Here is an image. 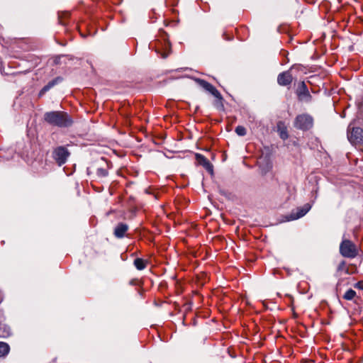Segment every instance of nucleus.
Returning a JSON list of instances; mask_svg holds the SVG:
<instances>
[{
	"instance_id": "nucleus-10",
	"label": "nucleus",
	"mask_w": 363,
	"mask_h": 363,
	"mask_svg": "<svg viewBox=\"0 0 363 363\" xmlns=\"http://www.w3.org/2000/svg\"><path fill=\"white\" fill-rule=\"evenodd\" d=\"M310 208H311V206L308 203H306L301 208H297L296 213L293 212L291 214V216H290L291 219L296 220V219L303 217L308 213V211L310 210Z\"/></svg>"
},
{
	"instance_id": "nucleus-3",
	"label": "nucleus",
	"mask_w": 363,
	"mask_h": 363,
	"mask_svg": "<svg viewBox=\"0 0 363 363\" xmlns=\"http://www.w3.org/2000/svg\"><path fill=\"white\" fill-rule=\"evenodd\" d=\"M313 125V118L306 113L298 115L294 121V127L302 130H308Z\"/></svg>"
},
{
	"instance_id": "nucleus-20",
	"label": "nucleus",
	"mask_w": 363,
	"mask_h": 363,
	"mask_svg": "<svg viewBox=\"0 0 363 363\" xmlns=\"http://www.w3.org/2000/svg\"><path fill=\"white\" fill-rule=\"evenodd\" d=\"M342 272L345 274H349V269L345 261L341 262L337 267V272L340 273V275H341Z\"/></svg>"
},
{
	"instance_id": "nucleus-23",
	"label": "nucleus",
	"mask_w": 363,
	"mask_h": 363,
	"mask_svg": "<svg viewBox=\"0 0 363 363\" xmlns=\"http://www.w3.org/2000/svg\"><path fill=\"white\" fill-rule=\"evenodd\" d=\"M3 301V296L1 292L0 291V303Z\"/></svg>"
},
{
	"instance_id": "nucleus-16",
	"label": "nucleus",
	"mask_w": 363,
	"mask_h": 363,
	"mask_svg": "<svg viewBox=\"0 0 363 363\" xmlns=\"http://www.w3.org/2000/svg\"><path fill=\"white\" fill-rule=\"evenodd\" d=\"M9 345L4 342H0V357L6 356L9 352Z\"/></svg>"
},
{
	"instance_id": "nucleus-14",
	"label": "nucleus",
	"mask_w": 363,
	"mask_h": 363,
	"mask_svg": "<svg viewBox=\"0 0 363 363\" xmlns=\"http://www.w3.org/2000/svg\"><path fill=\"white\" fill-rule=\"evenodd\" d=\"M213 96L216 99L213 104L215 107L218 110L223 111L224 110L223 98L221 94L220 93V96L216 95V96Z\"/></svg>"
},
{
	"instance_id": "nucleus-15",
	"label": "nucleus",
	"mask_w": 363,
	"mask_h": 363,
	"mask_svg": "<svg viewBox=\"0 0 363 363\" xmlns=\"http://www.w3.org/2000/svg\"><path fill=\"white\" fill-rule=\"evenodd\" d=\"M147 261H145L141 258H136L134 260V266L138 270L144 269L147 266Z\"/></svg>"
},
{
	"instance_id": "nucleus-4",
	"label": "nucleus",
	"mask_w": 363,
	"mask_h": 363,
	"mask_svg": "<svg viewBox=\"0 0 363 363\" xmlns=\"http://www.w3.org/2000/svg\"><path fill=\"white\" fill-rule=\"evenodd\" d=\"M70 152L64 146H58L52 151V158L59 166H62L67 161Z\"/></svg>"
},
{
	"instance_id": "nucleus-9",
	"label": "nucleus",
	"mask_w": 363,
	"mask_h": 363,
	"mask_svg": "<svg viewBox=\"0 0 363 363\" xmlns=\"http://www.w3.org/2000/svg\"><path fill=\"white\" fill-rule=\"evenodd\" d=\"M128 229V225L124 223H119L114 228L113 235L117 238H123Z\"/></svg>"
},
{
	"instance_id": "nucleus-1",
	"label": "nucleus",
	"mask_w": 363,
	"mask_h": 363,
	"mask_svg": "<svg viewBox=\"0 0 363 363\" xmlns=\"http://www.w3.org/2000/svg\"><path fill=\"white\" fill-rule=\"evenodd\" d=\"M43 117L48 124L60 128L69 127L73 123L69 116L63 111L46 112Z\"/></svg>"
},
{
	"instance_id": "nucleus-13",
	"label": "nucleus",
	"mask_w": 363,
	"mask_h": 363,
	"mask_svg": "<svg viewBox=\"0 0 363 363\" xmlns=\"http://www.w3.org/2000/svg\"><path fill=\"white\" fill-rule=\"evenodd\" d=\"M277 128L280 138L283 140H286L289 138V134L284 122L279 121L277 124Z\"/></svg>"
},
{
	"instance_id": "nucleus-5",
	"label": "nucleus",
	"mask_w": 363,
	"mask_h": 363,
	"mask_svg": "<svg viewBox=\"0 0 363 363\" xmlns=\"http://www.w3.org/2000/svg\"><path fill=\"white\" fill-rule=\"evenodd\" d=\"M347 138L350 142L354 145L363 143V130L361 128L348 127Z\"/></svg>"
},
{
	"instance_id": "nucleus-19",
	"label": "nucleus",
	"mask_w": 363,
	"mask_h": 363,
	"mask_svg": "<svg viewBox=\"0 0 363 363\" xmlns=\"http://www.w3.org/2000/svg\"><path fill=\"white\" fill-rule=\"evenodd\" d=\"M356 296V292L353 289L347 290L343 296V298L347 301L352 300Z\"/></svg>"
},
{
	"instance_id": "nucleus-21",
	"label": "nucleus",
	"mask_w": 363,
	"mask_h": 363,
	"mask_svg": "<svg viewBox=\"0 0 363 363\" xmlns=\"http://www.w3.org/2000/svg\"><path fill=\"white\" fill-rule=\"evenodd\" d=\"M235 131L240 136H244L247 133L245 128L241 125L237 126Z\"/></svg>"
},
{
	"instance_id": "nucleus-24",
	"label": "nucleus",
	"mask_w": 363,
	"mask_h": 363,
	"mask_svg": "<svg viewBox=\"0 0 363 363\" xmlns=\"http://www.w3.org/2000/svg\"><path fill=\"white\" fill-rule=\"evenodd\" d=\"M167 55H168V54H166V53H164V54H162V57H163V58L167 57Z\"/></svg>"
},
{
	"instance_id": "nucleus-25",
	"label": "nucleus",
	"mask_w": 363,
	"mask_h": 363,
	"mask_svg": "<svg viewBox=\"0 0 363 363\" xmlns=\"http://www.w3.org/2000/svg\"><path fill=\"white\" fill-rule=\"evenodd\" d=\"M130 284H134V281H133V280H132V281H130Z\"/></svg>"
},
{
	"instance_id": "nucleus-11",
	"label": "nucleus",
	"mask_w": 363,
	"mask_h": 363,
	"mask_svg": "<svg viewBox=\"0 0 363 363\" xmlns=\"http://www.w3.org/2000/svg\"><path fill=\"white\" fill-rule=\"evenodd\" d=\"M196 158L198 162L202 165L207 171L213 173V165L211 164L208 159H206L203 155L201 154H196Z\"/></svg>"
},
{
	"instance_id": "nucleus-22",
	"label": "nucleus",
	"mask_w": 363,
	"mask_h": 363,
	"mask_svg": "<svg viewBox=\"0 0 363 363\" xmlns=\"http://www.w3.org/2000/svg\"><path fill=\"white\" fill-rule=\"evenodd\" d=\"M354 287L363 290V281H359L354 284Z\"/></svg>"
},
{
	"instance_id": "nucleus-7",
	"label": "nucleus",
	"mask_w": 363,
	"mask_h": 363,
	"mask_svg": "<svg viewBox=\"0 0 363 363\" xmlns=\"http://www.w3.org/2000/svg\"><path fill=\"white\" fill-rule=\"evenodd\" d=\"M296 94L300 101H310L311 99V95L307 88V86L304 82H301L296 90Z\"/></svg>"
},
{
	"instance_id": "nucleus-17",
	"label": "nucleus",
	"mask_w": 363,
	"mask_h": 363,
	"mask_svg": "<svg viewBox=\"0 0 363 363\" xmlns=\"http://www.w3.org/2000/svg\"><path fill=\"white\" fill-rule=\"evenodd\" d=\"M96 177H97L98 179H102L106 178L108 176V169L106 168L99 167L96 169Z\"/></svg>"
},
{
	"instance_id": "nucleus-8",
	"label": "nucleus",
	"mask_w": 363,
	"mask_h": 363,
	"mask_svg": "<svg viewBox=\"0 0 363 363\" xmlns=\"http://www.w3.org/2000/svg\"><path fill=\"white\" fill-rule=\"evenodd\" d=\"M293 82V77L289 71L280 73L277 77V82L281 86H288Z\"/></svg>"
},
{
	"instance_id": "nucleus-18",
	"label": "nucleus",
	"mask_w": 363,
	"mask_h": 363,
	"mask_svg": "<svg viewBox=\"0 0 363 363\" xmlns=\"http://www.w3.org/2000/svg\"><path fill=\"white\" fill-rule=\"evenodd\" d=\"M11 334L9 327L6 325H0V337H7Z\"/></svg>"
},
{
	"instance_id": "nucleus-2",
	"label": "nucleus",
	"mask_w": 363,
	"mask_h": 363,
	"mask_svg": "<svg viewBox=\"0 0 363 363\" xmlns=\"http://www.w3.org/2000/svg\"><path fill=\"white\" fill-rule=\"evenodd\" d=\"M340 253L344 257L354 258L359 254V248L351 240L344 239L340 245Z\"/></svg>"
},
{
	"instance_id": "nucleus-6",
	"label": "nucleus",
	"mask_w": 363,
	"mask_h": 363,
	"mask_svg": "<svg viewBox=\"0 0 363 363\" xmlns=\"http://www.w3.org/2000/svg\"><path fill=\"white\" fill-rule=\"evenodd\" d=\"M194 82L199 85L201 88H203L206 91L208 92L213 96H220V92L218 89L211 83L207 81L200 79V78H194Z\"/></svg>"
},
{
	"instance_id": "nucleus-12",
	"label": "nucleus",
	"mask_w": 363,
	"mask_h": 363,
	"mask_svg": "<svg viewBox=\"0 0 363 363\" xmlns=\"http://www.w3.org/2000/svg\"><path fill=\"white\" fill-rule=\"evenodd\" d=\"M62 81V78L60 77H57L50 82L48 83L40 91L39 96H42L43 94H45L48 91H49L51 88H52L54 86L57 84L58 83L61 82Z\"/></svg>"
}]
</instances>
